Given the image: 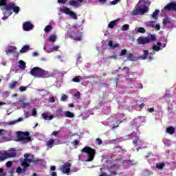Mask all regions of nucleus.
I'll return each instance as SVG.
<instances>
[{"label": "nucleus", "mask_w": 176, "mask_h": 176, "mask_svg": "<svg viewBox=\"0 0 176 176\" xmlns=\"http://www.w3.org/2000/svg\"><path fill=\"white\" fill-rule=\"evenodd\" d=\"M82 32L79 30V27L75 25H69V29L67 31L66 36L74 41H82Z\"/></svg>", "instance_id": "f257e3e1"}, {"label": "nucleus", "mask_w": 176, "mask_h": 176, "mask_svg": "<svg viewBox=\"0 0 176 176\" xmlns=\"http://www.w3.org/2000/svg\"><path fill=\"white\" fill-rule=\"evenodd\" d=\"M30 75L34 76V78H50V74H49V72L43 70V69L39 67H33L30 72Z\"/></svg>", "instance_id": "f03ea898"}, {"label": "nucleus", "mask_w": 176, "mask_h": 176, "mask_svg": "<svg viewBox=\"0 0 176 176\" xmlns=\"http://www.w3.org/2000/svg\"><path fill=\"white\" fill-rule=\"evenodd\" d=\"M81 152H84L87 155L85 162H93V160H94V156H96V149H94L90 146H85L81 149Z\"/></svg>", "instance_id": "7ed1b4c3"}, {"label": "nucleus", "mask_w": 176, "mask_h": 176, "mask_svg": "<svg viewBox=\"0 0 176 176\" xmlns=\"http://www.w3.org/2000/svg\"><path fill=\"white\" fill-rule=\"evenodd\" d=\"M18 142H30L31 141V137L30 136V132L28 131H17L16 132Z\"/></svg>", "instance_id": "20e7f679"}, {"label": "nucleus", "mask_w": 176, "mask_h": 176, "mask_svg": "<svg viewBox=\"0 0 176 176\" xmlns=\"http://www.w3.org/2000/svg\"><path fill=\"white\" fill-rule=\"evenodd\" d=\"M62 13L68 14L74 20H78V15L74 11L71 10L68 7H65L61 10Z\"/></svg>", "instance_id": "39448f33"}, {"label": "nucleus", "mask_w": 176, "mask_h": 176, "mask_svg": "<svg viewBox=\"0 0 176 176\" xmlns=\"http://www.w3.org/2000/svg\"><path fill=\"white\" fill-rule=\"evenodd\" d=\"M6 2H8V0H0V6H4L3 8L4 10H7V12H10L12 9L13 10V8L14 7V3H10L6 4Z\"/></svg>", "instance_id": "423d86ee"}, {"label": "nucleus", "mask_w": 176, "mask_h": 176, "mask_svg": "<svg viewBox=\"0 0 176 176\" xmlns=\"http://www.w3.org/2000/svg\"><path fill=\"white\" fill-rule=\"evenodd\" d=\"M72 164L70 162H65L60 168V170L64 173V174H67V175H69V173H71V166Z\"/></svg>", "instance_id": "0eeeda50"}, {"label": "nucleus", "mask_w": 176, "mask_h": 176, "mask_svg": "<svg viewBox=\"0 0 176 176\" xmlns=\"http://www.w3.org/2000/svg\"><path fill=\"white\" fill-rule=\"evenodd\" d=\"M175 10L176 11V3L172 2L169 3L162 10V12H170V11Z\"/></svg>", "instance_id": "6e6552de"}, {"label": "nucleus", "mask_w": 176, "mask_h": 176, "mask_svg": "<svg viewBox=\"0 0 176 176\" xmlns=\"http://www.w3.org/2000/svg\"><path fill=\"white\" fill-rule=\"evenodd\" d=\"M137 42L139 45H146V43H151V42H152V39L148 37L144 38L142 36H140L137 39Z\"/></svg>", "instance_id": "1a4fd4ad"}, {"label": "nucleus", "mask_w": 176, "mask_h": 176, "mask_svg": "<svg viewBox=\"0 0 176 176\" xmlns=\"http://www.w3.org/2000/svg\"><path fill=\"white\" fill-rule=\"evenodd\" d=\"M23 31H31L34 30V25L31 21H26L23 23Z\"/></svg>", "instance_id": "9d476101"}, {"label": "nucleus", "mask_w": 176, "mask_h": 176, "mask_svg": "<svg viewBox=\"0 0 176 176\" xmlns=\"http://www.w3.org/2000/svg\"><path fill=\"white\" fill-rule=\"evenodd\" d=\"M7 153V156H8V158L16 157V156H17V151L14 148L9 150L8 153Z\"/></svg>", "instance_id": "9b49d317"}, {"label": "nucleus", "mask_w": 176, "mask_h": 176, "mask_svg": "<svg viewBox=\"0 0 176 176\" xmlns=\"http://www.w3.org/2000/svg\"><path fill=\"white\" fill-rule=\"evenodd\" d=\"M166 47V44H163L161 42H158L156 45H155V52H159Z\"/></svg>", "instance_id": "f8f14e48"}, {"label": "nucleus", "mask_w": 176, "mask_h": 176, "mask_svg": "<svg viewBox=\"0 0 176 176\" xmlns=\"http://www.w3.org/2000/svg\"><path fill=\"white\" fill-rule=\"evenodd\" d=\"M56 140L53 138L50 139L47 142H46V146L48 148H53L54 146V142Z\"/></svg>", "instance_id": "ddd939ff"}, {"label": "nucleus", "mask_w": 176, "mask_h": 176, "mask_svg": "<svg viewBox=\"0 0 176 176\" xmlns=\"http://www.w3.org/2000/svg\"><path fill=\"white\" fill-rule=\"evenodd\" d=\"M20 85L19 82L17 81H12L10 83L8 84V87L10 89H16V86H19Z\"/></svg>", "instance_id": "4468645a"}, {"label": "nucleus", "mask_w": 176, "mask_h": 176, "mask_svg": "<svg viewBox=\"0 0 176 176\" xmlns=\"http://www.w3.org/2000/svg\"><path fill=\"white\" fill-rule=\"evenodd\" d=\"M43 119H44V120H52L53 119V118H54V116L53 115H51L50 116H48L46 113H43L41 115Z\"/></svg>", "instance_id": "2eb2a0df"}, {"label": "nucleus", "mask_w": 176, "mask_h": 176, "mask_svg": "<svg viewBox=\"0 0 176 176\" xmlns=\"http://www.w3.org/2000/svg\"><path fill=\"white\" fill-rule=\"evenodd\" d=\"M69 3L70 6H74V8H79V3L76 0H70Z\"/></svg>", "instance_id": "dca6fc26"}, {"label": "nucleus", "mask_w": 176, "mask_h": 176, "mask_svg": "<svg viewBox=\"0 0 176 176\" xmlns=\"http://www.w3.org/2000/svg\"><path fill=\"white\" fill-rule=\"evenodd\" d=\"M135 128L136 131H133L132 133H131V137H138V126H132L131 129Z\"/></svg>", "instance_id": "f3484780"}, {"label": "nucleus", "mask_w": 176, "mask_h": 176, "mask_svg": "<svg viewBox=\"0 0 176 176\" xmlns=\"http://www.w3.org/2000/svg\"><path fill=\"white\" fill-rule=\"evenodd\" d=\"M166 133L170 135L174 134V133H175V128H174L173 126H169L166 128Z\"/></svg>", "instance_id": "a211bd4d"}, {"label": "nucleus", "mask_w": 176, "mask_h": 176, "mask_svg": "<svg viewBox=\"0 0 176 176\" xmlns=\"http://www.w3.org/2000/svg\"><path fill=\"white\" fill-rule=\"evenodd\" d=\"M30 50V45H24L19 51L20 53H27Z\"/></svg>", "instance_id": "6ab92c4d"}, {"label": "nucleus", "mask_w": 176, "mask_h": 176, "mask_svg": "<svg viewBox=\"0 0 176 176\" xmlns=\"http://www.w3.org/2000/svg\"><path fill=\"white\" fill-rule=\"evenodd\" d=\"M43 160L42 159H38V160H33L32 163L34 164H38L39 166H43Z\"/></svg>", "instance_id": "aec40b11"}, {"label": "nucleus", "mask_w": 176, "mask_h": 176, "mask_svg": "<svg viewBox=\"0 0 176 176\" xmlns=\"http://www.w3.org/2000/svg\"><path fill=\"white\" fill-rule=\"evenodd\" d=\"M108 45L112 49H115L116 47H118L119 46V44L118 43L113 44V41L112 40H110L109 41Z\"/></svg>", "instance_id": "412c9836"}, {"label": "nucleus", "mask_w": 176, "mask_h": 176, "mask_svg": "<svg viewBox=\"0 0 176 176\" xmlns=\"http://www.w3.org/2000/svg\"><path fill=\"white\" fill-rule=\"evenodd\" d=\"M144 52V55L140 56V60H146V56L148 54H149V52L148 50H143Z\"/></svg>", "instance_id": "4be33fe9"}, {"label": "nucleus", "mask_w": 176, "mask_h": 176, "mask_svg": "<svg viewBox=\"0 0 176 176\" xmlns=\"http://www.w3.org/2000/svg\"><path fill=\"white\" fill-rule=\"evenodd\" d=\"M118 24V20H114L111 21L109 25H108V28H113V27L115 25H116Z\"/></svg>", "instance_id": "5701e85b"}, {"label": "nucleus", "mask_w": 176, "mask_h": 176, "mask_svg": "<svg viewBox=\"0 0 176 176\" xmlns=\"http://www.w3.org/2000/svg\"><path fill=\"white\" fill-rule=\"evenodd\" d=\"M142 143V140H140L139 138H138L137 139H135L133 141V144L135 145V146H137V145H140V144Z\"/></svg>", "instance_id": "b1692460"}, {"label": "nucleus", "mask_w": 176, "mask_h": 176, "mask_svg": "<svg viewBox=\"0 0 176 176\" xmlns=\"http://www.w3.org/2000/svg\"><path fill=\"white\" fill-rule=\"evenodd\" d=\"M166 166L164 163H157L156 164V168L158 170H163V168Z\"/></svg>", "instance_id": "393cba45"}, {"label": "nucleus", "mask_w": 176, "mask_h": 176, "mask_svg": "<svg viewBox=\"0 0 176 176\" xmlns=\"http://www.w3.org/2000/svg\"><path fill=\"white\" fill-rule=\"evenodd\" d=\"M65 115L66 118H75V114H74V113L69 111H66L65 113Z\"/></svg>", "instance_id": "a878e982"}, {"label": "nucleus", "mask_w": 176, "mask_h": 176, "mask_svg": "<svg viewBox=\"0 0 176 176\" xmlns=\"http://www.w3.org/2000/svg\"><path fill=\"white\" fill-rule=\"evenodd\" d=\"M52 30H53V27L52 26V25H47L45 26L44 31L45 33H47V32H50Z\"/></svg>", "instance_id": "bb28decb"}, {"label": "nucleus", "mask_w": 176, "mask_h": 176, "mask_svg": "<svg viewBox=\"0 0 176 176\" xmlns=\"http://www.w3.org/2000/svg\"><path fill=\"white\" fill-rule=\"evenodd\" d=\"M129 61H135V56L131 53L129 54L127 56Z\"/></svg>", "instance_id": "cd10ccee"}, {"label": "nucleus", "mask_w": 176, "mask_h": 176, "mask_svg": "<svg viewBox=\"0 0 176 176\" xmlns=\"http://www.w3.org/2000/svg\"><path fill=\"white\" fill-rule=\"evenodd\" d=\"M19 68H21V69H25V62L21 60L19 61Z\"/></svg>", "instance_id": "c85d7f7f"}, {"label": "nucleus", "mask_w": 176, "mask_h": 176, "mask_svg": "<svg viewBox=\"0 0 176 176\" xmlns=\"http://www.w3.org/2000/svg\"><path fill=\"white\" fill-rule=\"evenodd\" d=\"M147 27H149V28H155V21H150L146 23Z\"/></svg>", "instance_id": "c756f323"}, {"label": "nucleus", "mask_w": 176, "mask_h": 176, "mask_svg": "<svg viewBox=\"0 0 176 176\" xmlns=\"http://www.w3.org/2000/svg\"><path fill=\"white\" fill-rule=\"evenodd\" d=\"M122 31H129L130 30V25L129 24H125L123 25L121 28Z\"/></svg>", "instance_id": "7c9ffc66"}, {"label": "nucleus", "mask_w": 176, "mask_h": 176, "mask_svg": "<svg viewBox=\"0 0 176 176\" xmlns=\"http://www.w3.org/2000/svg\"><path fill=\"white\" fill-rule=\"evenodd\" d=\"M21 166H23V171H25V170H27V168H28V167H30V164H27V162H22L21 163Z\"/></svg>", "instance_id": "2f4dec72"}, {"label": "nucleus", "mask_w": 176, "mask_h": 176, "mask_svg": "<svg viewBox=\"0 0 176 176\" xmlns=\"http://www.w3.org/2000/svg\"><path fill=\"white\" fill-rule=\"evenodd\" d=\"M13 12L16 13V14H19V12H20V7L16 6L15 4H14V7L12 8Z\"/></svg>", "instance_id": "473e14b6"}, {"label": "nucleus", "mask_w": 176, "mask_h": 176, "mask_svg": "<svg viewBox=\"0 0 176 176\" xmlns=\"http://www.w3.org/2000/svg\"><path fill=\"white\" fill-rule=\"evenodd\" d=\"M162 23L164 25H167V24L171 23V21H170V18L166 17L163 20Z\"/></svg>", "instance_id": "72a5a7b5"}, {"label": "nucleus", "mask_w": 176, "mask_h": 176, "mask_svg": "<svg viewBox=\"0 0 176 176\" xmlns=\"http://www.w3.org/2000/svg\"><path fill=\"white\" fill-rule=\"evenodd\" d=\"M137 32H139L140 34H145L146 32L145 28L142 27H140L138 28Z\"/></svg>", "instance_id": "f704fd0d"}, {"label": "nucleus", "mask_w": 176, "mask_h": 176, "mask_svg": "<svg viewBox=\"0 0 176 176\" xmlns=\"http://www.w3.org/2000/svg\"><path fill=\"white\" fill-rule=\"evenodd\" d=\"M48 41H49L50 42H52V43L56 42V35L52 34V35L50 36Z\"/></svg>", "instance_id": "c9c22d12"}, {"label": "nucleus", "mask_w": 176, "mask_h": 176, "mask_svg": "<svg viewBox=\"0 0 176 176\" xmlns=\"http://www.w3.org/2000/svg\"><path fill=\"white\" fill-rule=\"evenodd\" d=\"M6 159H9V157L6 153L0 156V160L1 161L6 160Z\"/></svg>", "instance_id": "e433bc0d"}, {"label": "nucleus", "mask_w": 176, "mask_h": 176, "mask_svg": "<svg viewBox=\"0 0 176 176\" xmlns=\"http://www.w3.org/2000/svg\"><path fill=\"white\" fill-rule=\"evenodd\" d=\"M73 82H75L76 83H79L80 82V76H76L73 78L72 79Z\"/></svg>", "instance_id": "4c0bfd02"}, {"label": "nucleus", "mask_w": 176, "mask_h": 176, "mask_svg": "<svg viewBox=\"0 0 176 176\" xmlns=\"http://www.w3.org/2000/svg\"><path fill=\"white\" fill-rule=\"evenodd\" d=\"M127 54V50H122L121 52L120 53L119 56L120 57H123V56H126Z\"/></svg>", "instance_id": "58836bf2"}, {"label": "nucleus", "mask_w": 176, "mask_h": 176, "mask_svg": "<svg viewBox=\"0 0 176 176\" xmlns=\"http://www.w3.org/2000/svg\"><path fill=\"white\" fill-rule=\"evenodd\" d=\"M21 107H22V108H27V107H30V103L21 102Z\"/></svg>", "instance_id": "ea45409f"}, {"label": "nucleus", "mask_w": 176, "mask_h": 176, "mask_svg": "<svg viewBox=\"0 0 176 176\" xmlns=\"http://www.w3.org/2000/svg\"><path fill=\"white\" fill-rule=\"evenodd\" d=\"M60 47L58 45L54 46L51 48V52H58Z\"/></svg>", "instance_id": "a19ab883"}, {"label": "nucleus", "mask_w": 176, "mask_h": 176, "mask_svg": "<svg viewBox=\"0 0 176 176\" xmlns=\"http://www.w3.org/2000/svg\"><path fill=\"white\" fill-rule=\"evenodd\" d=\"M80 141L78 140H74L73 142H72V145L74 146H76L77 145H79Z\"/></svg>", "instance_id": "79ce46f5"}, {"label": "nucleus", "mask_w": 176, "mask_h": 176, "mask_svg": "<svg viewBox=\"0 0 176 176\" xmlns=\"http://www.w3.org/2000/svg\"><path fill=\"white\" fill-rule=\"evenodd\" d=\"M16 173H17V174H21V173H23L21 167L19 166L16 170Z\"/></svg>", "instance_id": "37998d69"}, {"label": "nucleus", "mask_w": 176, "mask_h": 176, "mask_svg": "<svg viewBox=\"0 0 176 176\" xmlns=\"http://www.w3.org/2000/svg\"><path fill=\"white\" fill-rule=\"evenodd\" d=\"M33 160L31 158H25L23 162H25V163H32Z\"/></svg>", "instance_id": "c03bdc74"}, {"label": "nucleus", "mask_w": 176, "mask_h": 176, "mask_svg": "<svg viewBox=\"0 0 176 176\" xmlns=\"http://www.w3.org/2000/svg\"><path fill=\"white\" fill-rule=\"evenodd\" d=\"M68 98V96L65 95V94H63L62 96H61V98H60V100L61 101H65V100H67Z\"/></svg>", "instance_id": "a18cd8bd"}, {"label": "nucleus", "mask_w": 176, "mask_h": 176, "mask_svg": "<svg viewBox=\"0 0 176 176\" xmlns=\"http://www.w3.org/2000/svg\"><path fill=\"white\" fill-rule=\"evenodd\" d=\"M119 2H120V0H113L110 2V5H116L117 3H119Z\"/></svg>", "instance_id": "49530a36"}, {"label": "nucleus", "mask_w": 176, "mask_h": 176, "mask_svg": "<svg viewBox=\"0 0 176 176\" xmlns=\"http://www.w3.org/2000/svg\"><path fill=\"white\" fill-rule=\"evenodd\" d=\"M107 58L108 60H112V58H114V60H116V58H118V56L116 55L109 56Z\"/></svg>", "instance_id": "de8ad7c7"}, {"label": "nucleus", "mask_w": 176, "mask_h": 176, "mask_svg": "<svg viewBox=\"0 0 176 176\" xmlns=\"http://www.w3.org/2000/svg\"><path fill=\"white\" fill-rule=\"evenodd\" d=\"M96 141L98 145H101V144H102V140H101V139H100V138H97V139L96 140Z\"/></svg>", "instance_id": "09e8293b"}, {"label": "nucleus", "mask_w": 176, "mask_h": 176, "mask_svg": "<svg viewBox=\"0 0 176 176\" xmlns=\"http://www.w3.org/2000/svg\"><path fill=\"white\" fill-rule=\"evenodd\" d=\"M51 135H54V137H58V131H54L52 133Z\"/></svg>", "instance_id": "8fccbe9b"}, {"label": "nucleus", "mask_w": 176, "mask_h": 176, "mask_svg": "<svg viewBox=\"0 0 176 176\" xmlns=\"http://www.w3.org/2000/svg\"><path fill=\"white\" fill-rule=\"evenodd\" d=\"M5 172H3V168H0V176H6Z\"/></svg>", "instance_id": "3c124183"}, {"label": "nucleus", "mask_w": 176, "mask_h": 176, "mask_svg": "<svg viewBox=\"0 0 176 176\" xmlns=\"http://www.w3.org/2000/svg\"><path fill=\"white\" fill-rule=\"evenodd\" d=\"M19 90H20V91H25V90H27V87H24V86H21L19 87Z\"/></svg>", "instance_id": "603ef678"}, {"label": "nucleus", "mask_w": 176, "mask_h": 176, "mask_svg": "<svg viewBox=\"0 0 176 176\" xmlns=\"http://www.w3.org/2000/svg\"><path fill=\"white\" fill-rule=\"evenodd\" d=\"M68 0H58V3H62L64 5V3H67Z\"/></svg>", "instance_id": "864d4df0"}, {"label": "nucleus", "mask_w": 176, "mask_h": 176, "mask_svg": "<svg viewBox=\"0 0 176 176\" xmlns=\"http://www.w3.org/2000/svg\"><path fill=\"white\" fill-rule=\"evenodd\" d=\"M32 116H36V109H32Z\"/></svg>", "instance_id": "5fc2aeb1"}, {"label": "nucleus", "mask_w": 176, "mask_h": 176, "mask_svg": "<svg viewBox=\"0 0 176 176\" xmlns=\"http://www.w3.org/2000/svg\"><path fill=\"white\" fill-rule=\"evenodd\" d=\"M56 102V99L54 98V97L50 98V102Z\"/></svg>", "instance_id": "6e6d98bb"}, {"label": "nucleus", "mask_w": 176, "mask_h": 176, "mask_svg": "<svg viewBox=\"0 0 176 176\" xmlns=\"http://www.w3.org/2000/svg\"><path fill=\"white\" fill-rule=\"evenodd\" d=\"M160 28H161L160 25L159 24L155 25V30H157V31H160Z\"/></svg>", "instance_id": "4d7b16f0"}, {"label": "nucleus", "mask_w": 176, "mask_h": 176, "mask_svg": "<svg viewBox=\"0 0 176 176\" xmlns=\"http://www.w3.org/2000/svg\"><path fill=\"white\" fill-rule=\"evenodd\" d=\"M6 166L7 167H12V162L10 161L7 162Z\"/></svg>", "instance_id": "13d9d810"}, {"label": "nucleus", "mask_w": 176, "mask_h": 176, "mask_svg": "<svg viewBox=\"0 0 176 176\" xmlns=\"http://www.w3.org/2000/svg\"><path fill=\"white\" fill-rule=\"evenodd\" d=\"M74 97H77V98H79L80 97V93L77 92L75 95Z\"/></svg>", "instance_id": "bf43d9fd"}, {"label": "nucleus", "mask_w": 176, "mask_h": 176, "mask_svg": "<svg viewBox=\"0 0 176 176\" xmlns=\"http://www.w3.org/2000/svg\"><path fill=\"white\" fill-rule=\"evenodd\" d=\"M118 175V173L116 171H113L111 173L110 175H107V176H112V175Z\"/></svg>", "instance_id": "052dcab7"}, {"label": "nucleus", "mask_w": 176, "mask_h": 176, "mask_svg": "<svg viewBox=\"0 0 176 176\" xmlns=\"http://www.w3.org/2000/svg\"><path fill=\"white\" fill-rule=\"evenodd\" d=\"M51 171H56V166H52L50 168Z\"/></svg>", "instance_id": "680f3d73"}, {"label": "nucleus", "mask_w": 176, "mask_h": 176, "mask_svg": "<svg viewBox=\"0 0 176 176\" xmlns=\"http://www.w3.org/2000/svg\"><path fill=\"white\" fill-rule=\"evenodd\" d=\"M8 53H9L10 54H11V53H14V50L10 49L8 50Z\"/></svg>", "instance_id": "e2e57ef3"}, {"label": "nucleus", "mask_w": 176, "mask_h": 176, "mask_svg": "<svg viewBox=\"0 0 176 176\" xmlns=\"http://www.w3.org/2000/svg\"><path fill=\"white\" fill-rule=\"evenodd\" d=\"M148 111H149V112H155V108H151V109H148Z\"/></svg>", "instance_id": "0e129e2a"}, {"label": "nucleus", "mask_w": 176, "mask_h": 176, "mask_svg": "<svg viewBox=\"0 0 176 176\" xmlns=\"http://www.w3.org/2000/svg\"><path fill=\"white\" fill-rule=\"evenodd\" d=\"M22 120H23V118L21 117L19 119L16 120L15 122H16V123H17L19 122H22Z\"/></svg>", "instance_id": "69168bd1"}, {"label": "nucleus", "mask_w": 176, "mask_h": 176, "mask_svg": "<svg viewBox=\"0 0 176 176\" xmlns=\"http://www.w3.org/2000/svg\"><path fill=\"white\" fill-rule=\"evenodd\" d=\"M51 176H57V173L56 172H52L51 173Z\"/></svg>", "instance_id": "338daca9"}, {"label": "nucleus", "mask_w": 176, "mask_h": 176, "mask_svg": "<svg viewBox=\"0 0 176 176\" xmlns=\"http://www.w3.org/2000/svg\"><path fill=\"white\" fill-rule=\"evenodd\" d=\"M159 13H160L159 10H155V16H157V14H159Z\"/></svg>", "instance_id": "774afa93"}]
</instances>
